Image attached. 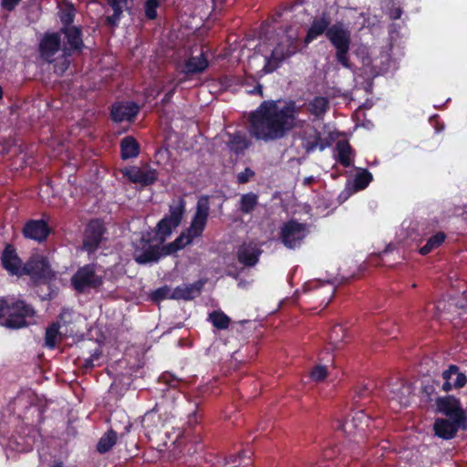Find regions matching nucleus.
<instances>
[{
  "mask_svg": "<svg viewBox=\"0 0 467 467\" xmlns=\"http://www.w3.org/2000/svg\"><path fill=\"white\" fill-rule=\"evenodd\" d=\"M203 282L199 280L189 285L176 286L171 296V299L189 301L197 297L202 289Z\"/></svg>",
  "mask_w": 467,
  "mask_h": 467,
  "instance_id": "27",
  "label": "nucleus"
},
{
  "mask_svg": "<svg viewBox=\"0 0 467 467\" xmlns=\"http://www.w3.org/2000/svg\"><path fill=\"white\" fill-rule=\"evenodd\" d=\"M36 311L31 304L19 298L0 297V325L17 330L34 323Z\"/></svg>",
  "mask_w": 467,
  "mask_h": 467,
  "instance_id": "3",
  "label": "nucleus"
},
{
  "mask_svg": "<svg viewBox=\"0 0 467 467\" xmlns=\"http://www.w3.org/2000/svg\"><path fill=\"white\" fill-rule=\"evenodd\" d=\"M296 110L294 101L280 107L275 100H264L249 115L250 133L265 142L279 140L296 128Z\"/></svg>",
  "mask_w": 467,
  "mask_h": 467,
  "instance_id": "1",
  "label": "nucleus"
},
{
  "mask_svg": "<svg viewBox=\"0 0 467 467\" xmlns=\"http://www.w3.org/2000/svg\"><path fill=\"white\" fill-rule=\"evenodd\" d=\"M11 148V143L8 141H5L3 143H0V154L5 155L9 152Z\"/></svg>",
  "mask_w": 467,
  "mask_h": 467,
  "instance_id": "63",
  "label": "nucleus"
},
{
  "mask_svg": "<svg viewBox=\"0 0 467 467\" xmlns=\"http://www.w3.org/2000/svg\"><path fill=\"white\" fill-rule=\"evenodd\" d=\"M455 379L453 380V389H459L464 387L467 383V377L464 373L460 371V368L458 367V373H455Z\"/></svg>",
  "mask_w": 467,
  "mask_h": 467,
  "instance_id": "57",
  "label": "nucleus"
},
{
  "mask_svg": "<svg viewBox=\"0 0 467 467\" xmlns=\"http://www.w3.org/2000/svg\"><path fill=\"white\" fill-rule=\"evenodd\" d=\"M76 16V10L73 5H68L67 7L62 9L59 13V19L62 24V27H72L75 26L73 24Z\"/></svg>",
  "mask_w": 467,
  "mask_h": 467,
  "instance_id": "46",
  "label": "nucleus"
},
{
  "mask_svg": "<svg viewBox=\"0 0 467 467\" xmlns=\"http://www.w3.org/2000/svg\"><path fill=\"white\" fill-rule=\"evenodd\" d=\"M354 157L355 151L348 140H339L337 141L334 155L337 162H338L344 168H348L353 165Z\"/></svg>",
  "mask_w": 467,
  "mask_h": 467,
  "instance_id": "28",
  "label": "nucleus"
},
{
  "mask_svg": "<svg viewBox=\"0 0 467 467\" xmlns=\"http://www.w3.org/2000/svg\"><path fill=\"white\" fill-rule=\"evenodd\" d=\"M125 418L127 419V420H126V423H125V425L123 427V431L119 432V439H122L125 434L129 433L130 429H131V427H132V423L130 421L128 417L125 416Z\"/></svg>",
  "mask_w": 467,
  "mask_h": 467,
  "instance_id": "62",
  "label": "nucleus"
},
{
  "mask_svg": "<svg viewBox=\"0 0 467 467\" xmlns=\"http://www.w3.org/2000/svg\"><path fill=\"white\" fill-rule=\"evenodd\" d=\"M284 45L285 55L290 57L300 51L298 39L296 37L287 36L285 41L281 42Z\"/></svg>",
  "mask_w": 467,
  "mask_h": 467,
  "instance_id": "50",
  "label": "nucleus"
},
{
  "mask_svg": "<svg viewBox=\"0 0 467 467\" xmlns=\"http://www.w3.org/2000/svg\"><path fill=\"white\" fill-rule=\"evenodd\" d=\"M122 160L133 159L139 156L140 146L133 136L124 137L119 143Z\"/></svg>",
  "mask_w": 467,
  "mask_h": 467,
  "instance_id": "32",
  "label": "nucleus"
},
{
  "mask_svg": "<svg viewBox=\"0 0 467 467\" xmlns=\"http://www.w3.org/2000/svg\"><path fill=\"white\" fill-rule=\"evenodd\" d=\"M436 407L439 412L451 420H456V421H466L467 420L460 400L452 395L437 398Z\"/></svg>",
  "mask_w": 467,
  "mask_h": 467,
  "instance_id": "16",
  "label": "nucleus"
},
{
  "mask_svg": "<svg viewBox=\"0 0 467 467\" xmlns=\"http://www.w3.org/2000/svg\"><path fill=\"white\" fill-rule=\"evenodd\" d=\"M263 250L255 243L249 242L241 244L236 251V258L239 264L244 267H253L259 262Z\"/></svg>",
  "mask_w": 467,
  "mask_h": 467,
  "instance_id": "23",
  "label": "nucleus"
},
{
  "mask_svg": "<svg viewBox=\"0 0 467 467\" xmlns=\"http://www.w3.org/2000/svg\"><path fill=\"white\" fill-rule=\"evenodd\" d=\"M362 454L361 448L357 442L348 441V444L338 446L337 444L326 447L322 452V460L315 465H306L305 467H339V464L347 466L349 461L357 460Z\"/></svg>",
  "mask_w": 467,
  "mask_h": 467,
  "instance_id": "4",
  "label": "nucleus"
},
{
  "mask_svg": "<svg viewBox=\"0 0 467 467\" xmlns=\"http://www.w3.org/2000/svg\"><path fill=\"white\" fill-rule=\"evenodd\" d=\"M62 39L63 57H69L74 54H81L85 44L81 26L61 27L58 31Z\"/></svg>",
  "mask_w": 467,
  "mask_h": 467,
  "instance_id": "12",
  "label": "nucleus"
},
{
  "mask_svg": "<svg viewBox=\"0 0 467 467\" xmlns=\"http://www.w3.org/2000/svg\"><path fill=\"white\" fill-rule=\"evenodd\" d=\"M162 378L171 389H169L171 398L175 400L181 396L180 392L176 390L177 386L180 384V380L172 375H163Z\"/></svg>",
  "mask_w": 467,
  "mask_h": 467,
  "instance_id": "51",
  "label": "nucleus"
},
{
  "mask_svg": "<svg viewBox=\"0 0 467 467\" xmlns=\"http://www.w3.org/2000/svg\"><path fill=\"white\" fill-rule=\"evenodd\" d=\"M465 421H456V420L438 418L433 424V431L437 437L443 440L453 439L460 427L464 425Z\"/></svg>",
  "mask_w": 467,
  "mask_h": 467,
  "instance_id": "24",
  "label": "nucleus"
},
{
  "mask_svg": "<svg viewBox=\"0 0 467 467\" xmlns=\"http://www.w3.org/2000/svg\"><path fill=\"white\" fill-rule=\"evenodd\" d=\"M229 138L228 146L231 151L237 155L243 153L251 144L246 136L241 132L229 134Z\"/></svg>",
  "mask_w": 467,
  "mask_h": 467,
  "instance_id": "35",
  "label": "nucleus"
},
{
  "mask_svg": "<svg viewBox=\"0 0 467 467\" xmlns=\"http://www.w3.org/2000/svg\"><path fill=\"white\" fill-rule=\"evenodd\" d=\"M373 180L372 173L367 169H359L354 177L353 186L356 191L366 189Z\"/></svg>",
  "mask_w": 467,
  "mask_h": 467,
  "instance_id": "40",
  "label": "nucleus"
},
{
  "mask_svg": "<svg viewBox=\"0 0 467 467\" xmlns=\"http://www.w3.org/2000/svg\"><path fill=\"white\" fill-rule=\"evenodd\" d=\"M172 290L168 285L161 286L150 293V300L160 303L165 299H171Z\"/></svg>",
  "mask_w": 467,
  "mask_h": 467,
  "instance_id": "48",
  "label": "nucleus"
},
{
  "mask_svg": "<svg viewBox=\"0 0 467 467\" xmlns=\"http://www.w3.org/2000/svg\"><path fill=\"white\" fill-rule=\"evenodd\" d=\"M23 275H29L35 282L47 284L55 277L47 257L33 254L23 266Z\"/></svg>",
  "mask_w": 467,
  "mask_h": 467,
  "instance_id": "10",
  "label": "nucleus"
},
{
  "mask_svg": "<svg viewBox=\"0 0 467 467\" xmlns=\"http://www.w3.org/2000/svg\"><path fill=\"white\" fill-rule=\"evenodd\" d=\"M328 109V100L325 97H316L309 103V110L312 115L321 118Z\"/></svg>",
  "mask_w": 467,
  "mask_h": 467,
  "instance_id": "44",
  "label": "nucleus"
},
{
  "mask_svg": "<svg viewBox=\"0 0 467 467\" xmlns=\"http://www.w3.org/2000/svg\"><path fill=\"white\" fill-rule=\"evenodd\" d=\"M210 213V196L202 195L198 198L195 213L190 226L187 228L193 236L200 237L206 227Z\"/></svg>",
  "mask_w": 467,
  "mask_h": 467,
  "instance_id": "13",
  "label": "nucleus"
},
{
  "mask_svg": "<svg viewBox=\"0 0 467 467\" xmlns=\"http://www.w3.org/2000/svg\"><path fill=\"white\" fill-rule=\"evenodd\" d=\"M404 252L405 247L400 241L389 243L381 252L370 254L364 264L368 267H392L404 259Z\"/></svg>",
  "mask_w": 467,
  "mask_h": 467,
  "instance_id": "8",
  "label": "nucleus"
},
{
  "mask_svg": "<svg viewBox=\"0 0 467 467\" xmlns=\"http://www.w3.org/2000/svg\"><path fill=\"white\" fill-rule=\"evenodd\" d=\"M188 405L192 406V410H189L188 420L185 423L182 435L185 437L202 436V426L201 425L202 414L199 412L200 399L193 401L187 400Z\"/></svg>",
  "mask_w": 467,
  "mask_h": 467,
  "instance_id": "22",
  "label": "nucleus"
},
{
  "mask_svg": "<svg viewBox=\"0 0 467 467\" xmlns=\"http://www.w3.org/2000/svg\"><path fill=\"white\" fill-rule=\"evenodd\" d=\"M389 406L394 410H400L409 406V385L404 379L391 378L383 385Z\"/></svg>",
  "mask_w": 467,
  "mask_h": 467,
  "instance_id": "9",
  "label": "nucleus"
},
{
  "mask_svg": "<svg viewBox=\"0 0 467 467\" xmlns=\"http://www.w3.org/2000/svg\"><path fill=\"white\" fill-rule=\"evenodd\" d=\"M402 10L400 7L392 8L389 10V16L391 20H397L400 18Z\"/></svg>",
  "mask_w": 467,
  "mask_h": 467,
  "instance_id": "61",
  "label": "nucleus"
},
{
  "mask_svg": "<svg viewBox=\"0 0 467 467\" xmlns=\"http://www.w3.org/2000/svg\"><path fill=\"white\" fill-rule=\"evenodd\" d=\"M51 233V227L44 219H30L25 223L22 229L26 239L34 240L39 244L46 242Z\"/></svg>",
  "mask_w": 467,
  "mask_h": 467,
  "instance_id": "17",
  "label": "nucleus"
},
{
  "mask_svg": "<svg viewBox=\"0 0 467 467\" xmlns=\"http://www.w3.org/2000/svg\"><path fill=\"white\" fill-rule=\"evenodd\" d=\"M160 251L161 254V257H164V256L171 255L180 250H179L176 243L174 241H172V242L163 244V245L160 244Z\"/></svg>",
  "mask_w": 467,
  "mask_h": 467,
  "instance_id": "55",
  "label": "nucleus"
},
{
  "mask_svg": "<svg viewBox=\"0 0 467 467\" xmlns=\"http://www.w3.org/2000/svg\"><path fill=\"white\" fill-rule=\"evenodd\" d=\"M174 92H175L174 88L170 90L169 92H167L161 99L162 104L169 103L171 101V99H172Z\"/></svg>",
  "mask_w": 467,
  "mask_h": 467,
  "instance_id": "64",
  "label": "nucleus"
},
{
  "mask_svg": "<svg viewBox=\"0 0 467 467\" xmlns=\"http://www.w3.org/2000/svg\"><path fill=\"white\" fill-rule=\"evenodd\" d=\"M288 57L285 55L284 45L278 43L269 57H265V63L263 67V71L265 74H269L276 70L281 63Z\"/></svg>",
  "mask_w": 467,
  "mask_h": 467,
  "instance_id": "30",
  "label": "nucleus"
},
{
  "mask_svg": "<svg viewBox=\"0 0 467 467\" xmlns=\"http://www.w3.org/2000/svg\"><path fill=\"white\" fill-rule=\"evenodd\" d=\"M1 265L12 276H23L22 260L17 254L16 247L11 244H5L1 254Z\"/></svg>",
  "mask_w": 467,
  "mask_h": 467,
  "instance_id": "20",
  "label": "nucleus"
},
{
  "mask_svg": "<svg viewBox=\"0 0 467 467\" xmlns=\"http://www.w3.org/2000/svg\"><path fill=\"white\" fill-rule=\"evenodd\" d=\"M207 320L218 330L227 329L231 324V318L222 310L209 313Z\"/></svg>",
  "mask_w": 467,
  "mask_h": 467,
  "instance_id": "37",
  "label": "nucleus"
},
{
  "mask_svg": "<svg viewBox=\"0 0 467 467\" xmlns=\"http://www.w3.org/2000/svg\"><path fill=\"white\" fill-rule=\"evenodd\" d=\"M195 238L197 236H193V234L189 233V230L186 229V231L181 233L174 242L178 245L179 250H182L186 245L191 244Z\"/></svg>",
  "mask_w": 467,
  "mask_h": 467,
  "instance_id": "53",
  "label": "nucleus"
},
{
  "mask_svg": "<svg viewBox=\"0 0 467 467\" xmlns=\"http://www.w3.org/2000/svg\"><path fill=\"white\" fill-rule=\"evenodd\" d=\"M121 173L130 182L133 183H140L144 187L154 184L158 180L157 171L151 168H148L144 171L141 168L130 166L122 169Z\"/></svg>",
  "mask_w": 467,
  "mask_h": 467,
  "instance_id": "21",
  "label": "nucleus"
},
{
  "mask_svg": "<svg viewBox=\"0 0 467 467\" xmlns=\"http://www.w3.org/2000/svg\"><path fill=\"white\" fill-rule=\"evenodd\" d=\"M254 175V171L251 168L246 167L243 171L237 174V182L239 184L247 183Z\"/></svg>",
  "mask_w": 467,
  "mask_h": 467,
  "instance_id": "56",
  "label": "nucleus"
},
{
  "mask_svg": "<svg viewBox=\"0 0 467 467\" xmlns=\"http://www.w3.org/2000/svg\"><path fill=\"white\" fill-rule=\"evenodd\" d=\"M103 277L96 274L93 264L80 267L71 278V284L78 293H84L88 288L98 289L103 285Z\"/></svg>",
  "mask_w": 467,
  "mask_h": 467,
  "instance_id": "11",
  "label": "nucleus"
},
{
  "mask_svg": "<svg viewBox=\"0 0 467 467\" xmlns=\"http://www.w3.org/2000/svg\"><path fill=\"white\" fill-rule=\"evenodd\" d=\"M446 235L442 232H439L433 235H431L426 242V244L420 247V254L422 255H426L431 253L432 250L438 248L445 241Z\"/></svg>",
  "mask_w": 467,
  "mask_h": 467,
  "instance_id": "41",
  "label": "nucleus"
},
{
  "mask_svg": "<svg viewBox=\"0 0 467 467\" xmlns=\"http://www.w3.org/2000/svg\"><path fill=\"white\" fill-rule=\"evenodd\" d=\"M330 142L327 139L321 138V133L317 130L315 131V135L306 138L303 141V148L307 153L314 152L317 149L320 151L329 147Z\"/></svg>",
  "mask_w": 467,
  "mask_h": 467,
  "instance_id": "34",
  "label": "nucleus"
},
{
  "mask_svg": "<svg viewBox=\"0 0 467 467\" xmlns=\"http://www.w3.org/2000/svg\"><path fill=\"white\" fill-rule=\"evenodd\" d=\"M204 445L202 436L185 437L181 435L174 442L173 455L189 466H196L202 460Z\"/></svg>",
  "mask_w": 467,
  "mask_h": 467,
  "instance_id": "5",
  "label": "nucleus"
},
{
  "mask_svg": "<svg viewBox=\"0 0 467 467\" xmlns=\"http://www.w3.org/2000/svg\"><path fill=\"white\" fill-rule=\"evenodd\" d=\"M327 377V365L317 364L312 368V370L310 372V378L316 382L323 381Z\"/></svg>",
  "mask_w": 467,
  "mask_h": 467,
  "instance_id": "52",
  "label": "nucleus"
},
{
  "mask_svg": "<svg viewBox=\"0 0 467 467\" xmlns=\"http://www.w3.org/2000/svg\"><path fill=\"white\" fill-rule=\"evenodd\" d=\"M140 112V107L133 101H117L110 107V119L113 122H132Z\"/></svg>",
  "mask_w": 467,
  "mask_h": 467,
  "instance_id": "18",
  "label": "nucleus"
},
{
  "mask_svg": "<svg viewBox=\"0 0 467 467\" xmlns=\"http://www.w3.org/2000/svg\"><path fill=\"white\" fill-rule=\"evenodd\" d=\"M455 373H458V366L451 364L446 370L441 374L443 384L441 385V390L449 392L453 389L452 377Z\"/></svg>",
  "mask_w": 467,
  "mask_h": 467,
  "instance_id": "45",
  "label": "nucleus"
},
{
  "mask_svg": "<svg viewBox=\"0 0 467 467\" xmlns=\"http://www.w3.org/2000/svg\"><path fill=\"white\" fill-rule=\"evenodd\" d=\"M373 392V385L371 382H361L358 383L355 388L354 399H358L357 401L368 398Z\"/></svg>",
  "mask_w": 467,
  "mask_h": 467,
  "instance_id": "47",
  "label": "nucleus"
},
{
  "mask_svg": "<svg viewBox=\"0 0 467 467\" xmlns=\"http://www.w3.org/2000/svg\"><path fill=\"white\" fill-rule=\"evenodd\" d=\"M108 5L113 10V14L106 17V24L110 26H117L126 7L119 4L117 0H108Z\"/></svg>",
  "mask_w": 467,
  "mask_h": 467,
  "instance_id": "43",
  "label": "nucleus"
},
{
  "mask_svg": "<svg viewBox=\"0 0 467 467\" xmlns=\"http://www.w3.org/2000/svg\"><path fill=\"white\" fill-rule=\"evenodd\" d=\"M258 204V195L254 192H247L241 196L239 211L244 214H249Z\"/></svg>",
  "mask_w": 467,
  "mask_h": 467,
  "instance_id": "38",
  "label": "nucleus"
},
{
  "mask_svg": "<svg viewBox=\"0 0 467 467\" xmlns=\"http://www.w3.org/2000/svg\"><path fill=\"white\" fill-rule=\"evenodd\" d=\"M309 231L306 223L290 219L279 230V241L287 249L295 250L301 246Z\"/></svg>",
  "mask_w": 467,
  "mask_h": 467,
  "instance_id": "7",
  "label": "nucleus"
},
{
  "mask_svg": "<svg viewBox=\"0 0 467 467\" xmlns=\"http://www.w3.org/2000/svg\"><path fill=\"white\" fill-rule=\"evenodd\" d=\"M108 5L113 10V14L106 17V24L110 26H117L126 7L119 4L117 0H108Z\"/></svg>",
  "mask_w": 467,
  "mask_h": 467,
  "instance_id": "42",
  "label": "nucleus"
},
{
  "mask_svg": "<svg viewBox=\"0 0 467 467\" xmlns=\"http://www.w3.org/2000/svg\"><path fill=\"white\" fill-rule=\"evenodd\" d=\"M73 311L68 308H63L58 315V320L60 327H67L73 323Z\"/></svg>",
  "mask_w": 467,
  "mask_h": 467,
  "instance_id": "54",
  "label": "nucleus"
},
{
  "mask_svg": "<svg viewBox=\"0 0 467 467\" xmlns=\"http://www.w3.org/2000/svg\"><path fill=\"white\" fill-rule=\"evenodd\" d=\"M106 228L102 221L94 219L88 222L84 232L83 247L88 253H94L99 248Z\"/></svg>",
  "mask_w": 467,
  "mask_h": 467,
  "instance_id": "14",
  "label": "nucleus"
},
{
  "mask_svg": "<svg viewBox=\"0 0 467 467\" xmlns=\"http://www.w3.org/2000/svg\"><path fill=\"white\" fill-rule=\"evenodd\" d=\"M150 234H148V236L143 235L140 238V243L143 244L145 248H135L133 254L134 261L139 265H147L151 263H157L161 258V254L160 251V244H150L155 239L151 238Z\"/></svg>",
  "mask_w": 467,
  "mask_h": 467,
  "instance_id": "15",
  "label": "nucleus"
},
{
  "mask_svg": "<svg viewBox=\"0 0 467 467\" xmlns=\"http://www.w3.org/2000/svg\"><path fill=\"white\" fill-rule=\"evenodd\" d=\"M114 428H118L116 425H112L110 430L102 435L97 443V451L99 453H106L109 451L112 447L116 444L118 439V431Z\"/></svg>",
  "mask_w": 467,
  "mask_h": 467,
  "instance_id": "33",
  "label": "nucleus"
},
{
  "mask_svg": "<svg viewBox=\"0 0 467 467\" xmlns=\"http://www.w3.org/2000/svg\"><path fill=\"white\" fill-rule=\"evenodd\" d=\"M20 1L21 0H2L1 5L5 10L11 12L16 8Z\"/></svg>",
  "mask_w": 467,
  "mask_h": 467,
  "instance_id": "59",
  "label": "nucleus"
},
{
  "mask_svg": "<svg viewBox=\"0 0 467 467\" xmlns=\"http://www.w3.org/2000/svg\"><path fill=\"white\" fill-rule=\"evenodd\" d=\"M59 322L51 323L46 329L45 346L49 349H54L61 340V332Z\"/></svg>",
  "mask_w": 467,
  "mask_h": 467,
  "instance_id": "36",
  "label": "nucleus"
},
{
  "mask_svg": "<svg viewBox=\"0 0 467 467\" xmlns=\"http://www.w3.org/2000/svg\"><path fill=\"white\" fill-rule=\"evenodd\" d=\"M248 451H239L237 455L229 458L214 457L210 467H252L251 455Z\"/></svg>",
  "mask_w": 467,
  "mask_h": 467,
  "instance_id": "25",
  "label": "nucleus"
},
{
  "mask_svg": "<svg viewBox=\"0 0 467 467\" xmlns=\"http://www.w3.org/2000/svg\"><path fill=\"white\" fill-rule=\"evenodd\" d=\"M63 61L60 63V64H56L54 66L55 67V72L57 74H59V75H62L69 67V60L67 59L68 57H63Z\"/></svg>",
  "mask_w": 467,
  "mask_h": 467,
  "instance_id": "58",
  "label": "nucleus"
},
{
  "mask_svg": "<svg viewBox=\"0 0 467 467\" xmlns=\"http://www.w3.org/2000/svg\"><path fill=\"white\" fill-rule=\"evenodd\" d=\"M186 202L183 198H179L176 204H171L169 207V214L164 215L161 219L154 229V239L162 244L167 238L172 234L182 223L185 213Z\"/></svg>",
  "mask_w": 467,
  "mask_h": 467,
  "instance_id": "6",
  "label": "nucleus"
},
{
  "mask_svg": "<svg viewBox=\"0 0 467 467\" xmlns=\"http://www.w3.org/2000/svg\"><path fill=\"white\" fill-rule=\"evenodd\" d=\"M167 412L164 404H156L155 407L148 410L142 417L141 425L148 434L154 433L163 425L161 420V411Z\"/></svg>",
  "mask_w": 467,
  "mask_h": 467,
  "instance_id": "26",
  "label": "nucleus"
},
{
  "mask_svg": "<svg viewBox=\"0 0 467 467\" xmlns=\"http://www.w3.org/2000/svg\"><path fill=\"white\" fill-rule=\"evenodd\" d=\"M161 5V0H146L144 4L145 16L148 20H155L158 16L157 9Z\"/></svg>",
  "mask_w": 467,
  "mask_h": 467,
  "instance_id": "49",
  "label": "nucleus"
},
{
  "mask_svg": "<svg viewBox=\"0 0 467 467\" xmlns=\"http://www.w3.org/2000/svg\"><path fill=\"white\" fill-rule=\"evenodd\" d=\"M368 417L363 412H356L352 418L345 420L343 422H339L337 429H340L343 432L350 435L354 433L356 430H363V424L368 426Z\"/></svg>",
  "mask_w": 467,
  "mask_h": 467,
  "instance_id": "31",
  "label": "nucleus"
},
{
  "mask_svg": "<svg viewBox=\"0 0 467 467\" xmlns=\"http://www.w3.org/2000/svg\"><path fill=\"white\" fill-rule=\"evenodd\" d=\"M100 356V352L94 353L89 358L85 360L84 367L86 368H92L94 367V359H98Z\"/></svg>",
  "mask_w": 467,
  "mask_h": 467,
  "instance_id": "60",
  "label": "nucleus"
},
{
  "mask_svg": "<svg viewBox=\"0 0 467 467\" xmlns=\"http://www.w3.org/2000/svg\"><path fill=\"white\" fill-rule=\"evenodd\" d=\"M348 337L347 329L341 324H336L330 329L328 338L329 344L335 348H339L340 344L345 341Z\"/></svg>",
  "mask_w": 467,
  "mask_h": 467,
  "instance_id": "39",
  "label": "nucleus"
},
{
  "mask_svg": "<svg viewBox=\"0 0 467 467\" xmlns=\"http://www.w3.org/2000/svg\"><path fill=\"white\" fill-rule=\"evenodd\" d=\"M59 50L62 51V38L60 37V33L58 31L45 33L38 46L40 57L50 63L54 60L55 55Z\"/></svg>",
  "mask_w": 467,
  "mask_h": 467,
  "instance_id": "19",
  "label": "nucleus"
},
{
  "mask_svg": "<svg viewBox=\"0 0 467 467\" xmlns=\"http://www.w3.org/2000/svg\"><path fill=\"white\" fill-rule=\"evenodd\" d=\"M208 67L209 61L202 52L199 56H192L184 61L182 73L186 76H193L204 72Z\"/></svg>",
  "mask_w": 467,
  "mask_h": 467,
  "instance_id": "29",
  "label": "nucleus"
},
{
  "mask_svg": "<svg viewBox=\"0 0 467 467\" xmlns=\"http://www.w3.org/2000/svg\"><path fill=\"white\" fill-rule=\"evenodd\" d=\"M330 24V17L326 13H323L321 16L315 17L307 29L304 43L308 45L325 35L335 48L336 61L344 68L352 69L353 64L349 55L352 42L351 31L343 22Z\"/></svg>",
  "mask_w": 467,
  "mask_h": 467,
  "instance_id": "2",
  "label": "nucleus"
}]
</instances>
